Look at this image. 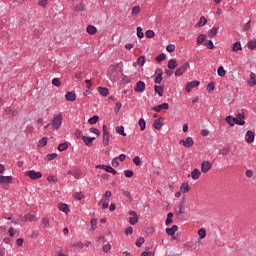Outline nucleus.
Instances as JSON below:
<instances>
[{"label":"nucleus","mask_w":256,"mask_h":256,"mask_svg":"<svg viewBox=\"0 0 256 256\" xmlns=\"http://www.w3.org/2000/svg\"><path fill=\"white\" fill-rule=\"evenodd\" d=\"M185 203H187V200H186L185 196H183L178 205V210H175L176 217H181V215H183V213H185Z\"/></svg>","instance_id":"1"},{"label":"nucleus","mask_w":256,"mask_h":256,"mask_svg":"<svg viewBox=\"0 0 256 256\" xmlns=\"http://www.w3.org/2000/svg\"><path fill=\"white\" fill-rule=\"evenodd\" d=\"M63 123V115L62 114H57L56 116H54L53 120H52V127L53 129H59V127H61Z\"/></svg>","instance_id":"2"},{"label":"nucleus","mask_w":256,"mask_h":256,"mask_svg":"<svg viewBox=\"0 0 256 256\" xmlns=\"http://www.w3.org/2000/svg\"><path fill=\"white\" fill-rule=\"evenodd\" d=\"M26 177L31 178L33 181L37 179H41L43 177V174L41 172H36L35 170H29L25 173Z\"/></svg>","instance_id":"3"},{"label":"nucleus","mask_w":256,"mask_h":256,"mask_svg":"<svg viewBox=\"0 0 256 256\" xmlns=\"http://www.w3.org/2000/svg\"><path fill=\"white\" fill-rule=\"evenodd\" d=\"M118 69H119V63L110 65L108 69V75H110L111 77H117L119 73Z\"/></svg>","instance_id":"4"},{"label":"nucleus","mask_w":256,"mask_h":256,"mask_svg":"<svg viewBox=\"0 0 256 256\" xmlns=\"http://www.w3.org/2000/svg\"><path fill=\"white\" fill-rule=\"evenodd\" d=\"M226 122L228 125H230V127H234L235 123L236 125H245V121H237V119H235L233 116L226 117Z\"/></svg>","instance_id":"5"},{"label":"nucleus","mask_w":256,"mask_h":256,"mask_svg":"<svg viewBox=\"0 0 256 256\" xmlns=\"http://www.w3.org/2000/svg\"><path fill=\"white\" fill-rule=\"evenodd\" d=\"M187 69H189V62H186L182 66L177 68L175 71V76L181 77V75H183V73H185V71H187Z\"/></svg>","instance_id":"6"},{"label":"nucleus","mask_w":256,"mask_h":256,"mask_svg":"<svg viewBox=\"0 0 256 256\" xmlns=\"http://www.w3.org/2000/svg\"><path fill=\"white\" fill-rule=\"evenodd\" d=\"M212 167H213V163H211L210 161L204 160L201 164V171L202 173H209Z\"/></svg>","instance_id":"7"},{"label":"nucleus","mask_w":256,"mask_h":256,"mask_svg":"<svg viewBox=\"0 0 256 256\" xmlns=\"http://www.w3.org/2000/svg\"><path fill=\"white\" fill-rule=\"evenodd\" d=\"M129 215H131V217L129 218L130 225H137V223H139V215L137 214V212L131 210L129 212Z\"/></svg>","instance_id":"8"},{"label":"nucleus","mask_w":256,"mask_h":256,"mask_svg":"<svg viewBox=\"0 0 256 256\" xmlns=\"http://www.w3.org/2000/svg\"><path fill=\"white\" fill-rule=\"evenodd\" d=\"M96 169H104L106 173H112V175H117V170H115L111 166H107L105 164H99L96 166Z\"/></svg>","instance_id":"9"},{"label":"nucleus","mask_w":256,"mask_h":256,"mask_svg":"<svg viewBox=\"0 0 256 256\" xmlns=\"http://www.w3.org/2000/svg\"><path fill=\"white\" fill-rule=\"evenodd\" d=\"M179 144L184 145L186 149H189L193 147V145L195 144V141H193L192 137H187L186 140H180Z\"/></svg>","instance_id":"10"},{"label":"nucleus","mask_w":256,"mask_h":256,"mask_svg":"<svg viewBox=\"0 0 256 256\" xmlns=\"http://www.w3.org/2000/svg\"><path fill=\"white\" fill-rule=\"evenodd\" d=\"M200 84H201V82H199L198 80L188 82L187 85H186L187 93H191V90L195 89V87H199Z\"/></svg>","instance_id":"11"},{"label":"nucleus","mask_w":256,"mask_h":256,"mask_svg":"<svg viewBox=\"0 0 256 256\" xmlns=\"http://www.w3.org/2000/svg\"><path fill=\"white\" fill-rule=\"evenodd\" d=\"M156 73H158V75L155 77L154 83H156L157 85H161V81H163V69H156Z\"/></svg>","instance_id":"12"},{"label":"nucleus","mask_w":256,"mask_h":256,"mask_svg":"<svg viewBox=\"0 0 256 256\" xmlns=\"http://www.w3.org/2000/svg\"><path fill=\"white\" fill-rule=\"evenodd\" d=\"M145 87H146L145 82H143V81H138V82L136 83V87L134 88V91H135L136 93H143V91H145Z\"/></svg>","instance_id":"13"},{"label":"nucleus","mask_w":256,"mask_h":256,"mask_svg":"<svg viewBox=\"0 0 256 256\" xmlns=\"http://www.w3.org/2000/svg\"><path fill=\"white\" fill-rule=\"evenodd\" d=\"M13 182V176L0 175V185H7Z\"/></svg>","instance_id":"14"},{"label":"nucleus","mask_w":256,"mask_h":256,"mask_svg":"<svg viewBox=\"0 0 256 256\" xmlns=\"http://www.w3.org/2000/svg\"><path fill=\"white\" fill-rule=\"evenodd\" d=\"M163 121H165V118L163 117L156 119L153 124L154 129H156L157 131H161V127H163Z\"/></svg>","instance_id":"15"},{"label":"nucleus","mask_w":256,"mask_h":256,"mask_svg":"<svg viewBox=\"0 0 256 256\" xmlns=\"http://www.w3.org/2000/svg\"><path fill=\"white\" fill-rule=\"evenodd\" d=\"M161 109H169V103H162L160 105L152 107V111H156V113H161Z\"/></svg>","instance_id":"16"},{"label":"nucleus","mask_w":256,"mask_h":256,"mask_svg":"<svg viewBox=\"0 0 256 256\" xmlns=\"http://www.w3.org/2000/svg\"><path fill=\"white\" fill-rule=\"evenodd\" d=\"M177 231H179V226H177V225H173L171 228H166V233L170 237H173V235H175V233H177Z\"/></svg>","instance_id":"17"},{"label":"nucleus","mask_w":256,"mask_h":256,"mask_svg":"<svg viewBox=\"0 0 256 256\" xmlns=\"http://www.w3.org/2000/svg\"><path fill=\"white\" fill-rule=\"evenodd\" d=\"M82 141H84L86 147H91L93 145V141H95V137L82 136Z\"/></svg>","instance_id":"18"},{"label":"nucleus","mask_w":256,"mask_h":256,"mask_svg":"<svg viewBox=\"0 0 256 256\" xmlns=\"http://www.w3.org/2000/svg\"><path fill=\"white\" fill-rule=\"evenodd\" d=\"M65 99L66 101H76L77 94H75V92L69 91L65 94Z\"/></svg>","instance_id":"19"},{"label":"nucleus","mask_w":256,"mask_h":256,"mask_svg":"<svg viewBox=\"0 0 256 256\" xmlns=\"http://www.w3.org/2000/svg\"><path fill=\"white\" fill-rule=\"evenodd\" d=\"M188 177H192V179L197 180L201 177V171L198 168H195Z\"/></svg>","instance_id":"20"},{"label":"nucleus","mask_w":256,"mask_h":256,"mask_svg":"<svg viewBox=\"0 0 256 256\" xmlns=\"http://www.w3.org/2000/svg\"><path fill=\"white\" fill-rule=\"evenodd\" d=\"M246 136H247L246 141L248 143H253V141H255V133H253V131L248 130L246 132Z\"/></svg>","instance_id":"21"},{"label":"nucleus","mask_w":256,"mask_h":256,"mask_svg":"<svg viewBox=\"0 0 256 256\" xmlns=\"http://www.w3.org/2000/svg\"><path fill=\"white\" fill-rule=\"evenodd\" d=\"M58 209H59V211H62L66 215L69 214V205H67L65 203L58 204Z\"/></svg>","instance_id":"22"},{"label":"nucleus","mask_w":256,"mask_h":256,"mask_svg":"<svg viewBox=\"0 0 256 256\" xmlns=\"http://www.w3.org/2000/svg\"><path fill=\"white\" fill-rule=\"evenodd\" d=\"M180 191L184 194L189 193V191H191V187H189V183L187 182L182 183V185L180 186Z\"/></svg>","instance_id":"23"},{"label":"nucleus","mask_w":256,"mask_h":256,"mask_svg":"<svg viewBox=\"0 0 256 256\" xmlns=\"http://www.w3.org/2000/svg\"><path fill=\"white\" fill-rule=\"evenodd\" d=\"M154 91H155V93H157L159 95V97H163V92L165 91V87L155 85L154 86Z\"/></svg>","instance_id":"24"},{"label":"nucleus","mask_w":256,"mask_h":256,"mask_svg":"<svg viewBox=\"0 0 256 256\" xmlns=\"http://www.w3.org/2000/svg\"><path fill=\"white\" fill-rule=\"evenodd\" d=\"M97 91L100 93V95H102V97H107V95H109V89L108 88L99 86L97 88Z\"/></svg>","instance_id":"25"},{"label":"nucleus","mask_w":256,"mask_h":256,"mask_svg":"<svg viewBox=\"0 0 256 256\" xmlns=\"http://www.w3.org/2000/svg\"><path fill=\"white\" fill-rule=\"evenodd\" d=\"M109 141H111V134H109V132L103 134V145H104V147L109 146Z\"/></svg>","instance_id":"26"},{"label":"nucleus","mask_w":256,"mask_h":256,"mask_svg":"<svg viewBox=\"0 0 256 256\" xmlns=\"http://www.w3.org/2000/svg\"><path fill=\"white\" fill-rule=\"evenodd\" d=\"M86 31L89 35H95L97 33V27L93 25H88Z\"/></svg>","instance_id":"27"},{"label":"nucleus","mask_w":256,"mask_h":256,"mask_svg":"<svg viewBox=\"0 0 256 256\" xmlns=\"http://www.w3.org/2000/svg\"><path fill=\"white\" fill-rule=\"evenodd\" d=\"M122 195L124 197H126V201H128V203H132L133 202V197L131 196V192H129L127 190H123Z\"/></svg>","instance_id":"28"},{"label":"nucleus","mask_w":256,"mask_h":256,"mask_svg":"<svg viewBox=\"0 0 256 256\" xmlns=\"http://www.w3.org/2000/svg\"><path fill=\"white\" fill-rule=\"evenodd\" d=\"M218 32H219V28L213 27L211 30H209V32H208V37H209L210 39H213V37H215Z\"/></svg>","instance_id":"29"},{"label":"nucleus","mask_w":256,"mask_h":256,"mask_svg":"<svg viewBox=\"0 0 256 256\" xmlns=\"http://www.w3.org/2000/svg\"><path fill=\"white\" fill-rule=\"evenodd\" d=\"M177 60L176 59H171L168 62V69L173 70V69H177Z\"/></svg>","instance_id":"30"},{"label":"nucleus","mask_w":256,"mask_h":256,"mask_svg":"<svg viewBox=\"0 0 256 256\" xmlns=\"http://www.w3.org/2000/svg\"><path fill=\"white\" fill-rule=\"evenodd\" d=\"M116 133H118V135H122V137H127V133H125V127L123 126H117Z\"/></svg>","instance_id":"31"},{"label":"nucleus","mask_w":256,"mask_h":256,"mask_svg":"<svg viewBox=\"0 0 256 256\" xmlns=\"http://www.w3.org/2000/svg\"><path fill=\"white\" fill-rule=\"evenodd\" d=\"M23 221H37V217L34 214H26L23 218Z\"/></svg>","instance_id":"32"},{"label":"nucleus","mask_w":256,"mask_h":256,"mask_svg":"<svg viewBox=\"0 0 256 256\" xmlns=\"http://www.w3.org/2000/svg\"><path fill=\"white\" fill-rule=\"evenodd\" d=\"M99 203L102 204V209H103V210L109 209V199H107V198H102Z\"/></svg>","instance_id":"33"},{"label":"nucleus","mask_w":256,"mask_h":256,"mask_svg":"<svg viewBox=\"0 0 256 256\" xmlns=\"http://www.w3.org/2000/svg\"><path fill=\"white\" fill-rule=\"evenodd\" d=\"M204 25H207V18H205V16H202L197 22L196 27H203Z\"/></svg>","instance_id":"34"},{"label":"nucleus","mask_w":256,"mask_h":256,"mask_svg":"<svg viewBox=\"0 0 256 256\" xmlns=\"http://www.w3.org/2000/svg\"><path fill=\"white\" fill-rule=\"evenodd\" d=\"M69 149V144L67 142L61 143L58 145V151H67Z\"/></svg>","instance_id":"35"},{"label":"nucleus","mask_w":256,"mask_h":256,"mask_svg":"<svg viewBox=\"0 0 256 256\" xmlns=\"http://www.w3.org/2000/svg\"><path fill=\"white\" fill-rule=\"evenodd\" d=\"M138 124L140 126V131H145L147 127V123L145 122V119L140 118Z\"/></svg>","instance_id":"36"},{"label":"nucleus","mask_w":256,"mask_h":256,"mask_svg":"<svg viewBox=\"0 0 256 256\" xmlns=\"http://www.w3.org/2000/svg\"><path fill=\"white\" fill-rule=\"evenodd\" d=\"M243 48L241 47V42H236L233 44L232 51L237 53L238 51H241Z\"/></svg>","instance_id":"37"},{"label":"nucleus","mask_w":256,"mask_h":256,"mask_svg":"<svg viewBox=\"0 0 256 256\" xmlns=\"http://www.w3.org/2000/svg\"><path fill=\"white\" fill-rule=\"evenodd\" d=\"M207 39V36L205 34H200L197 37V45H202V43Z\"/></svg>","instance_id":"38"},{"label":"nucleus","mask_w":256,"mask_h":256,"mask_svg":"<svg viewBox=\"0 0 256 256\" xmlns=\"http://www.w3.org/2000/svg\"><path fill=\"white\" fill-rule=\"evenodd\" d=\"M230 151V147H223L222 149L219 150V155H229Z\"/></svg>","instance_id":"39"},{"label":"nucleus","mask_w":256,"mask_h":256,"mask_svg":"<svg viewBox=\"0 0 256 256\" xmlns=\"http://www.w3.org/2000/svg\"><path fill=\"white\" fill-rule=\"evenodd\" d=\"M139 13H141V7L134 6L132 8V15H133V17H137V15H139Z\"/></svg>","instance_id":"40"},{"label":"nucleus","mask_w":256,"mask_h":256,"mask_svg":"<svg viewBox=\"0 0 256 256\" xmlns=\"http://www.w3.org/2000/svg\"><path fill=\"white\" fill-rule=\"evenodd\" d=\"M248 49H251V51H253L254 49H256V39L254 40H250L247 44Z\"/></svg>","instance_id":"41"},{"label":"nucleus","mask_w":256,"mask_h":256,"mask_svg":"<svg viewBox=\"0 0 256 256\" xmlns=\"http://www.w3.org/2000/svg\"><path fill=\"white\" fill-rule=\"evenodd\" d=\"M198 235L200 237V239H205V237H207V231L203 228L198 230Z\"/></svg>","instance_id":"42"},{"label":"nucleus","mask_w":256,"mask_h":256,"mask_svg":"<svg viewBox=\"0 0 256 256\" xmlns=\"http://www.w3.org/2000/svg\"><path fill=\"white\" fill-rule=\"evenodd\" d=\"M75 13H79V11H85V5H83V2L80 3V5H77L74 7Z\"/></svg>","instance_id":"43"},{"label":"nucleus","mask_w":256,"mask_h":256,"mask_svg":"<svg viewBox=\"0 0 256 256\" xmlns=\"http://www.w3.org/2000/svg\"><path fill=\"white\" fill-rule=\"evenodd\" d=\"M97 121H99V116L94 115L93 117L89 118L88 123L90 125H95V123H97Z\"/></svg>","instance_id":"44"},{"label":"nucleus","mask_w":256,"mask_h":256,"mask_svg":"<svg viewBox=\"0 0 256 256\" xmlns=\"http://www.w3.org/2000/svg\"><path fill=\"white\" fill-rule=\"evenodd\" d=\"M217 73L219 77H225L227 72L225 71V68H223V66H220L217 70Z\"/></svg>","instance_id":"45"},{"label":"nucleus","mask_w":256,"mask_h":256,"mask_svg":"<svg viewBox=\"0 0 256 256\" xmlns=\"http://www.w3.org/2000/svg\"><path fill=\"white\" fill-rule=\"evenodd\" d=\"M102 251L104 253H109V251H111V244L107 243H103V246H102Z\"/></svg>","instance_id":"46"},{"label":"nucleus","mask_w":256,"mask_h":256,"mask_svg":"<svg viewBox=\"0 0 256 256\" xmlns=\"http://www.w3.org/2000/svg\"><path fill=\"white\" fill-rule=\"evenodd\" d=\"M137 37H139V39H143V37H145V34L143 33V28H141V26L137 27Z\"/></svg>","instance_id":"47"},{"label":"nucleus","mask_w":256,"mask_h":256,"mask_svg":"<svg viewBox=\"0 0 256 256\" xmlns=\"http://www.w3.org/2000/svg\"><path fill=\"white\" fill-rule=\"evenodd\" d=\"M47 141V137H43L42 139L39 140L38 147H45V145H47Z\"/></svg>","instance_id":"48"},{"label":"nucleus","mask_w":256,"mask_h":256,"mask_svg":"<svg viewBox=\"0 0 256 256\" xmlns=\"http://www.w3.org/2000/svg\"><path fill=\"white\" fill-rule=\"evenodd\" d=\"M204 46L207 47V49H215V44H213L212 40H208L204 43Z\"/></svg>","instance_id":"49"},{"label":"nucleus","mask_w":256,"mask_h":256,"mask_svg":"<svg viewBox=\"0 0 256 256\" xmlns=\"http://www.w3.org/2000/svg\"><path fill=\"white\" fill-rule=\"evenodd\" d=\"M90 223H91V231H95V229H97V218H92Z\"/></svg>","instance_id":"50"},{"label":"nucleus","mask_w":256,"mask_h":256,"mask_svg":"<svg viewBox=\"0 0 256 256\" xmlns=\"http://www.w3.org/2000/svg\"><path fill=\"white\" fill-rule=\"evenodd\" d=\"M143 243H145V238L144 237H139L137 240H136V247H141L143 245Z\"/></svg>","instance_id":"51"},{"label":"nucleus","mask_w":256,"mask_h":256,"mask_svg":"<svg viewBox=\"0 0 256 256\" xmlns=\"http://www.w3.org/2000/svg\"><path fill=\"white\" fill-rule=\"evenodd\" d=\"M207 91H208V93H211L212 91H215V82L208 83Z\"/></svg>","instance_id":"52"},{"label":"nucleus","mask_w":256,"mask_h":256,"mask_svg":"<svg viewBox=\"0 0 256 256\" xmlns=\"http://www.w3.org/2000/svg\"><path fill=\"white\" fill-rule=\"evenodd\" d=\"M165 59H167V56L165 55V53H161L160 55H158V56L156 57V61H157L158 63H161V61H165Z\"/></svg>","instance_id":"53"},{"label":"nucleus","mask_w":256,"mask_h":256,"mask_svg":"<svg viewBox=\"0 0 256 256\" xmlns=\"http://www.w3.org/2000/svg\"><path fill=\"white\" fill-rule=\"evenodd\" d=\"M57 153H50L46 155V161H53V159H56Z\"/></svg>","instance_id":"54"},{"label":"nucleus","mask_w":256,"mask_h":256,"mask_svg":"<svg viewBox=\"0 0 256 256\" xmlns=\"http://www.w3.org/2000/svg\"><path fill=\"white\" fill-rule=\"evenodd\" d=\"M137 64L140 65V67H143V65H145V56H140L137 59Z\"/></svg>","instance_id":"55"},{"label":"nucleus","mask_w":256,"mask_h":256,"mask_svg":"<svg viewBox=\"0 0 256 256\" xmlns=\"http://www.w3.org/2000/svg\"><path fill=\"white\" fill-rule=\"evenodd\" d=\"M146 37L147 39H153V37H155V32L153 30H147Z\"/></svg>","instance_id":"56"},{"label":"nucleus","mask_w":256,"mask_h":256,"mask_svg":"<svg viewBox=\"0 0 256 256\" xmlns=\"http://www.w3.org/2000/svg\"><path fill=\"white\" fill-rule=\"evenodd\" d=\"M236 119V121H245L243 119H245V113H238L237 116L234 118Z\"/></svg>","instance_id":"57"},{"label":"nucleus","mask_w":256,"mask_h":256,"mask_svg":"<svg viewBox=\"0 0 256 256\" xmlns=\"http://www.w3.org/2000/svg\"><path fill=\"white\" fill-rule=\"evenodd\" d=\"M73 174H74V177H75L76 179H79V177H81V175H83V173H82L81 170H79V169H74V170H73Z\"/></svg>","instance_id":"58"},{"label":"nucleus","mask_w":256,"mask_h":256,"mask_svg":"<svg viewBox=\"0 0 256 256\" xmlns=\"http://www.w3.org/2000/svg\"><path fill=\"white\" fill-rule=\"evenodd\" d=\"M52 85H54L55 87H61V81L59 80V78H54L52 80Z\"/></svg>","instance_id":"59"},{"label":"nucleus","mask_w":256,"mask_h":256,"mask_svg":"<svg viewBox=\"0 0 256 256\" xmlns=\"http://www.w3.org/2000/svg\"><path fill=\"white\" fill-rule=\"evenodd\" d=\"M133 163L136 165V167H139V165H141V158L139 156L134 157Z\"/></svg>","instance_id":"60"},{"label":"nucleus","mask_w":256,"mask_h":256,"mask_svg":"<svg viewBox=\"0 0 256 256\" xmlns=\"http://www.w3.org/2000/svg\"><path fill=\"white\" fill-rule=\"evenodd\" d=\"M121 107H123V104H121V102H117L114 108L115 113H119V111H121Z\"/></svg>","instance_id":"61"},{"label":"nucleus","mask_w":256,"mask_h":256,"mask_svg":"<svg viewBox=\"0 0 256 256\" xmlns=\"http://www.w3.org/2000/svg\"><path fill=\"white\" fill-rule=\"evenodd\" d=\"M124 175L125 177H127L128 179L133 177L134 173H133V170H125L124 171Z\"/></svg>","instance_id":"62"},{"label":"nucleus","mask_w":256,"mask_h":256,"mask_svg":"<svg viewBox=\"0 0 256 256\" xmlns=\"http://www.w3.org/2000/svg\"><path fill=\"white\" fill-rule=\"evenodd\" d=\"M47 182L48 183H57V178H55V176L50 175L47 177Z\"/></svg>","instance_id":"63"},{"label":"nucleus","mask_w":256,"mask_h":256,"mask_svg":"<svg viewBox=\"0 0 256 256\" xmlns=\"http://www.w3.org/2000/svg\"><path fill=\"white\" fill-rule=\"evenodd\" d=\"M166 51H168V53H173L175 51V45L174 44H170L166 47Z\"/></svg>","instance_id":"64"}]
</instances>
